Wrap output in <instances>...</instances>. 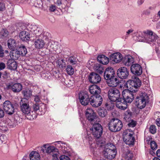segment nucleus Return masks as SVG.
<instances>
[{
  "label": "nucleus",
  "mask_w": 160,
  "mask_h": 160,
  "mask_svg": "<svg viewBox=\"0 0 160 160\" xmlns=\"http://www.w3.org/2000/svg\"><path fill=\"white\" fill-rule=\"evenodd\" d=\"M133 91L125 90L122 92L123 98H121V101L120 103L117 104V107L122 110H125L127 108L126 104L127 102L131 103L133 100L134 97Z\"/></svg>",
  "instance_id": "nucleus-1"
},
{
  "label": "nucleus",
  "mask_w": 160,
  "mask_h": 160,
  "mask_svg": "<svg viewBox=\"0 0 160 160\" xmlns=\"http://www.w3.org/2000/svg\"><path fill=\"white\" fill-rule=\"evenodd\" d=\"M158 38L155 34L150 30H147L145 32L139 33L138 37V40L139 42H146L151 43L156 40Z\"/></svg>",
  "instance_id": "nucleus-2"
},
{
  "label": "nucleus",
  "mask_w": 160,
  "mask_h": 160,
  "mask_svg": "<svg viewBox=\"0 0 160 160\" xmlns=\"http://www.w3.org/2000/svg\"><path fill=\"white\" fill-rule=\"evenodd\" d=\"M102 154L103 156L106 158L109 159H113L116 154L115 147L112 143H107L103 147Z\"/></svg>",
  "instance_id": "nucleus-3"
},
{
  "label": "nucleus",
  "mask_w": 160,
  "mask_h": 160,
  "mask_svg": "<svg viewBox=\"0 0 160 160\" xmlns=\"http://www.w3.org/2000/svg\"><path fill=\"white\" fill-rule=\"evenodd\" d=\"M149 98L148 94L145 92H142L136 98L135 105L138 108L142 109L148 103Z\"/></svg>",
  "instance_id": "nucleus-4"
},
{
  "label": "nucleus",
  "mask_w": 160,
  "mask_h": 160,
  "mask_svg": "<svg viewBox=\"0 0 160 160\" xmlns=\"http://www.w3.org/2000/svg\"><path fill=\"white\" fill-rule=\"evenodd\" d=\"M108 125L110 130L112 132L119 131L122 127V122L118 119H112L110 121Z\"/></svg>",
  "instance_id": "nucleus-5"
},
{
  "label": "nucleus",
  "mask_w": 160,
  "mask_h": 160,
  "mask_svg": "<svg viewBox=\"0 0 160 160\" xmlns=\"http://www.w3.org/2000/svg\"><path fill=\"white\" fill-rule=\"evenodd\" d=\"M20 108L22 112L27 115V118L30 120L36 118V115H32L31 113V108L28 102H25L22 100L20 103Z\"/></svg>",
  "instance_id": "nucleus-6"
},
{
  "label": "nucleus",
  "mask_w": 160,
  "mask_h": 160,
  "mask_svg": "<svg viewBox=\"0 0 160 160\" xmlns=\"http://www.w3.org/2000/svg\"><path fill=\"white\" fill-rule=\"evenodd\" d=\"M108 95L109 98L112 101H117L118 103H120L121 101V98H120V92L119 90L116 88H110L108 92Z\"/></svg>",
  "instance_id": "nucleus-7"
},
{
  "label": "nucleus",
  "mask_w": 160,
  "mask_h": 160,
  "mask_svg": "<svg viewBox=\"0 0 160 160\" xmlns=\"http://www.w3.org/2000/svg\"><path fill=\"white\" fill-rule=\"evenodd\" d=\"M141 85V82L137 77H135L132 80H128L125 85L128 88H134L136 89L133 90L135 93L138 91V89L139 88Z\"/></svg>",
  "instance_id": "nucleus-8"
},
{
  "label": "nucleus",
  "mask_w": 160,
  "mask_h": 160,
  "mask_svg": "<svg viewBox=\"0 0 160 160\" xmlns=\"http://www.w3.org/2000/svg\"><path fill=\"white\" fill-rule=\"evenodd\" d=\"M134 132L130 129L125 131L123 135V139L127 144L133 145L135 141V138L133 135Z\"/></svg>",
  "instance_id": "nucleus-9"
},
{
  "label": "nucleus",
  "mask_w": 160,
  "mask_h": 160,
  "mask_svg": "<svg viewBox=\"0 0 160 160\" xmlns=\"http://www.w3.org/2000/svg\"><path fill=\"white\" fill-rule=\"evenodd\" d=\"M102 128L100 124L96 123L93 125L92 127L90 128L91 133L96 138L98 139L101 136L102 133Z\"/></svg>",
  "instance_id": "nucleus-10"
},
{
  "label": "nucleus",
  "mask_w": 160,
  "mask_h": 160,
  "mask_svg": "<svg viewBox=\"0 0 160 160\" xmlns=\"http://www.w3.org/2000/svg\"><path fill=\"white\" fill-rule=\"evenodd\" d=\"M100 94L94 95L91 96V105L94 107L100 106L102 103L103 99Z\"/></svg>",
  "instance_id": "nucleus-11"
},
{
  "label": "nucleus",
  "mask_w": 160,
  "mask_h": 160,
  "mask_svg": "<svg viewBox=\"0 0 160 160\" xmlns=\"http://www.w3.org/2000/svg\"><path fill=\"white\" fill-rule=\"evenodd\" d=\"M86 116L87 119L89 122L92 125L96 123H98L97 121V117L96 113L93 111L90 108L87 109L86 112Z\"/></svg>",
  "instance_id": "nucleus-12"
},
{
  "label": "nucleus",
  "mask_w": 160,
  "mask_h": 160,
  "mask_svg": "<svg viewBox=\"0 0 160 160\" xmlns=\"http://www.w3.org/2000/svg\"><path fill=\"white\" fill-rule=\"evenodd\" d=\"M79 98L81 104L86 106L90 102L91 104V97H89L88 93L87 92H81L79 94Z\"/></svg>",
  "instance_id": "nucleus-13"
},
{
  "label": "nucleus",
  "mask_w": 160,
  "mask_h": 160,
  "mask_svg": "<svg viewBox=\"0 0 160 160\" xmlns=\"http://www.w3.org/2000/svg\"><path fill=\"white\" fill-rule=\"evenodd\" d=\"M3 107L5 112L8 115H12L14 112L15 109L13 105L9 101L7 100L4 102Z\"/></svg>",
  "instance_id": "nucleus-14"
},
{
  "label": "nucleus",
  "mask_w": 160,
  "mask_h": 160,
  "mask_svg": "<svg viewBox=\"0 0 160 160\" xmlns=\"http://www.w3.org/2000/svg\"><path fill=\"white\" fill-rule=\"evenodd\" d=\"M6 86L7 89L11 90L14 93L19 92L22 88V85L19 83L11 82L8 84Z\"/></svg>",
  "instance_id": "nucleus-15"
},
{
  "label": "nucleus",
  "mask_w": 160,
  "mask_h": 160,
  "mask_svg": "<svg viewBox=\"0 0 160 160\" xmlns=\"http://www.w3.org/2000/svg\"><path fill=\"white\" fill-rule=\"evenodd\" d=\"M117 74L118 76L120 78L125 79L128 78L129 75V72L126 67H122L118 70Z\"/></svg>",
  "instance_id": "nucleus-16"
},
{
  "label": "nucleus",
  "mask_w": 160,
  "mask_h": 160,
  "mask_svg": "<svg viewBox=\"0 0 160 160\" xmlns=\"http://www.w3.org/2000/svg\"><path fill=\"white\" fill-rule=\"evenodd\" d=\"M88 79L92 83H98L101 81V78L98 74L95 72H92L89 76Z\"/></svg>",
  "instance_id": "nucleus-17"
},
{
  "label": "nucleus",
  "mask_w": 160,
  "mask_h": 160,
  "mask_svg": "<svg viewBox=\"0 0 160 160\" xmlns=\"http://www.w3.org/2000/svg\"><path fill=\"white\" fill-rule=\"evenodd\" d=\"M115 72L113 68L109 67L105 69L104 73V78L107 80L115 76Z\"/></svg>",
  "instance_id": "nucleus-18"
},
{
  "label": "nucleus",
  "mask_w": 160,
  "mask_h": 160,
  "mask_svg": "<svg viewBox=\"0 0 160 160\" xmlns=\"http://www.w3.org/2000/svg\"><path fill=\"white\" fill-rule=\"evenodd\" d=\"M131 70L132 73L136 75H140L142 73L141 66L138 64L132 65L131 67Z\"/></svg>",
  "instance_id": "nucleus-19"
},
{
  "label": "nucleus",
  "mask_w": 160,
  "mask_h": 160,
  "mask_svg": "<svg viewBox=\"0 0 160 160\" xmlns=\"http://www.w3.org/2000/svg\"><path fill=\"white\" fill-rule=\"evenodd\" d=\"M119 82L118 79L116 76L107 80L108 85L112 87H116L118 84Z\"/></svg>",
  "instance_id": "nucleus-20"
},
{
  "label": "nucleus",
  "mask_w": 160,
  "mask_h": 160,
  "mask_svg": "<svg viewBox=\"0 0 160 160\" xmlns=\"http://www.w3.org/2000/svg\"><path fill=\"white\" fill-rule=\"evenodd\" d=\"M111 58L115 63H118L120 62L122 59V56L119 52L115 53L111 55Z\"/></svg>",
  "instance_id": "nucleus-21"
},
{
  "label": "nucleus",
  "mask_w": 160,
  "mask_h": 160,
  "mask_svg": "<svg viewBox=\"0 0 160 160\" xmlns=\"http://www.w3.org/2000/svg\"><path fill=\"white\" fill-rule=\"evenodd\" d=\"M89 91L92 94L97 95L101 93V89L100 88L96 85H93L89 87Z\"/></svg>",
  "instance_id": "nucleus-22"
},
{
  "label": "nucleus",
  "mask_w": 160,
  "mask_h": 160,
  "mask_svg": "<svg viewBox=\"0 0 160 160\" xmlns=\"http://www.w3.org/2000/svg\"><path fill=\"white\" fill-rule=\"evenodd\" d=\"M122 60L123 64L126 66H129L133 62V59L131 56L127 55L122 57Z\"/></svg>",
  "instance_id": "nucleus-23"
},
{
  "label": "nucleus",
  "mask_w": 160,
  "mask_h": 160,
  "mask_svg": "<svg viewBox=\"0 0 160 160\" xmlns=\"http://www.w3.org/2000/svg\"><path fill=\"white\" fill-rule=\"evenodd\" d=\"M19 37L22 41H25L29 40L31 37L29 32L25 31L21 32L19 33Z\"/></svg>",
  "instance_id": "nucleus-24"
},
{
  "label": "nucleus",
  "mask_w": 160,
  "mask_h": 160,
  "mask_svg": "<svg viewBox=\"0 0 160 160\" xmlns=\"http://www.w3.org/2000/svg\"><path fill=\"white\" fill-rule=\"evenodd\" d=\"M7 66L8 68L11 70H15L17 68V63L13 59H9L8 60Z\"/></svg>",
  "instance_id": "nucleus-25"
},
{
  "label": "nucleus",
  "mask_w": 160,
  "mask_h": 160,
  "mask_svg": "<svg viewBox=\"0 0 160 160\" xmlns=\"http://www.w3.org/2000/svg\"><path fill=\"white\" fill-rule=\"evenodd\" d=\"M97 59L100 63L104 65L108 64L109 62V59L103 55H99Z\"/></svg>",
  "instance_id": "nucleus-26"
},
{
  "label": "nucleus",
  "mask_w": 160,
  "mask_h": 160,
  "mask_svg": "<svg viewBox=\"0 0 160 160\" xmlns=\"http://www.w3.org/2000/svg\"><path fill=\"white\" fill-rule=\"evenodd\" d=\"M10 52V55L11 58L14 60H16L18 59L20 55H21L20 52L17 49H12Z\"/></svg>",
  "instance_id": "nucleus-27"
},
{
  "label": "nucleus",
  "mask_w": 160,
  "mask_h": 160,
  "mask_svg": "<svg viewBox=\"0 0 160 160\" xmlns=\"http://www.w3.org/2000/svg\"><path fill=\"white\" fill-rule=\"evenodd\" d=\"M32 108L34 112L39 110L40 112H44L45 111V105L43 103L39 107L38 104L36 103L33 105Z\"/></svg>",
  "instance_id": "nucleus-28"
},
{
  "label": "nucleus",
  "mask_w": 160,
  "mask_h": 160,
  "mask_svg": "<svg viewBox=\"0 0 160 160\" xmlns=\"http://www.w3.org/2000/svg\"><path fill=\"white\" fill-rule=\"evenodd\" d=\"M35 46L37 48H42L45 44L44 42L42 39H37L34 42Z\"/></svg>",
  "instance_id": "nucleus-29"
},
{
  "label": "nucleus",
  "mask_w": 160,
  "mask_h": 160,
  "mask_svg": "<svg viewBox=\"0 0 160 160\" xmlns=\"http://www.w3.org/2000/svg\"><path fill=\"white\" fill-rule=\"evenodd\" d=\"M124 116L123 119L125 121H129L132 116V112L130 110L128 109L124 112Z\"/></svg>",
  "instance_id": "nucleus-30"
},
{
  "label": "nucleus",
  "mask_w": 160,
  "mask_h": 160,
  "mask_svg": "<svg viewBox=\"0 0 160 160\" xmlns=\"http://www.w3.org/2000/svg\"><path fill=\"white\" fill-rule=\"evenodd\" d=\"M29 157L30 160H40L39 154L36 151L31 152Z\"/></svg>",
  "instance_id": "nucleus-31"
},
{
  "label": "nucleus",
  "mask_w": 160,
  "mask_h": 160,
  "mask_svg": "<svg viewBox=\"0 0 160 160\" xmlns=\"http://www.w3.org/2000/svg\"><path fill=\"white\" fill-rule=\"evenodd\" d=\"M8 45L10 49H13L16 47L17 43L14 39L10 38L8 40Z\"/></svg>",
  "instance_id": "nucleus-32"
},
{
  "label": "nucleus",
  "mask_w": 160,
  "mask_h": 160,
  "mask_svg": "<svg viewBox=\"0 0 160 160\" xmlns=\"http://www.w3.org/2000/svg\"><path fill=\"white\" fill-rule=\"evenodd\" d=\"M44 148L46 150V152L48 153H50L52 152L57 150L55 147L53 146H49L48 145H44Z\"/></svg>",
  "instance_id": "nucleus-33"
},
{
  "label": "nucleus",
  "mask_w": 160,
  "mask_h": 160,
  "mask_svg": "<svg viewBox=\"0 0 160 160\" xmlns=\"http://www.w3.org/2000/svg\"><path fill=\"white\" fill-rule=\"evenodd\" d=\"M32 91L28 89H25L22 91V93L25 98L28 99L32 96Z\"/></svg>",
  "instance_id": "nucleus-34"
},
{
  "label": "nucleus",
  "mask_w": 160,
  "mask_h": 160,
  "mask_svg": "<svg viewBox=\"0 0 160 160\" xmlns=\"http://www.w3.org/2000/svg\"><path fill=\"white\" fill-rule=\"evenodd\" d=\"M18 51L21 55L24 56H25L27 53V49L25 46L21 45V46L19 47V48Z\"/></svg>",
  "instance_id": "nucleus-35"
},
{
  "label": "nucleus",
  "mask_w": 160,
  "mask_h": 160,
  "mask_svg": "<svg viewBox=\"0 0 160 160\" xmlns=\"http://www.w3.org/2000/svg\"><path fill=\"white\" fill-rule=\"evenodd\" d=\"M98 112L99 115L102 117H105L107 114V110L104 108H99Z\"/></svg>",
  "instance_id": "nucleus-36"
},
{
  "label": "nucleus",
  "mask_w": 160,
  "mask_h": 160,
  "mask_svg": "<svg viewBox=\"0 0 160 160\" xmlns=\"http://www.w3.org/2000/svg\"><path fill=\"white\" fill-rule=\"evenodd\" d=\"M94 68L96 72L100 74L102 73L104 71L103 68L99 64L97 65L94 66Z\"/></svg>",
  "instance_id": "nucleus-37"
},
{
  "label": "nucleus",
  "mask_w": 160,
  "mask_h": 160,
  "mask_svg": "<svg viewBox=\"0 0 160 160\" xmlns=\"http://www.w3.org/2000/svg\"><path fill=\"white\" fill-rule=\"evenodd\" d=\"M18 124V121L17 120L13 119L9 122L8 125L10 128H13Z\"/></svg>",
  "instance_id": "nucleus-38"
},
{
  "label": "nucleus",
  "mask_w": 160,
  "mask_h": 160,
  "mask_svg": "<svg viewBox=\"0 0 160 160\" xmlns=\"http://www.w3.org/2000/svg\"><path fill=\"white\" fill-rule=\"evenodd\" d=\"M67 1L66 0H58L57 3L59 6H61L62 8H65L67 5Z\"/></svg>",
  "instance_id": "nucleus-39"
},
{
  "label": "nucleus",
  "mask_w": 160,
  "mask_h": 160,
  "mask_svg": "<svg viewBox=\"0 0 160 160\" xmlns=\"http://www.w3.org/2000/svg\"><path fill=\"white\" fill-rule=\"evenodd\" d=\"M66 71L67 73L69 75H72L74 72V69L71 65H68L66 68Z\"/></svg>",
  "instance_id": "nucleus-40"
},
{
  "label": "nucleus",
  "mask_w": 160,
  "mask_h": 160,
  "mask_svg": "<svg viewBox=\"0 0 160 160\" xmlns=\"http://www.w3.org/2000/svg\"><path fill=\"white\" fill-rule=\"evenodd\" d=\"M58 142H61V144L60 145L61 147V149L63 153H66L68 152V149L67 148V145L65 143H63L61 141H59Z\"/></svg>",
  "instance_id": "nucleus-41"
},
{
  "label": "nucleus",
  "mask_w": 160,
  "mask_h": 160,
  "mask_svg": "<svg viewBox=\"0 0 160 160\" xmlns=\"http://www.w3.org/2000/svg\"><path fill=\"white\" fill-rule=\"evenodd\" d=\"M68 62L72 65H75L77 63V59L74 57H70L68 59Z\"/></svg>",
  "instance_id": "nucleus-42"
},
{
  "label": "nucleus",
  "mask_w": 160,
  "mask_h": 160,
  "mask_svg": "<svg viewBox=\"0 0 160 160\" xmlns=\"http://www.w3.org/2000/svg\"><path fill=\"white\" fill-rule=\"evenodd\" d=\"M8 35V31L5 29H2L1 31L0 36L2 38L7 37Z\"/></svg>",
  "instance_id": "nucleus-43"
},
{
  "label": "nucleus",
  "mask_w": 160,
  "mask_h": 160,
  "mask_svg": "<svg viewBox=\"0 0 160 160\" xmlns=\"http://www.w3.org/2000/svg\"><path fill=\"white\" fill-rule=\"evenodd\" d=\"M28 29H30V31L32 32H34L35 31H37L38 28L37 26L32 24H29L28 25Z\"/></svg>",
  "instance_id": "nucleus-44"
},
{
  "label": "nucleus",
  "mask_w": 160,
  "mask_h": 160,
  "mask_svg": "<svg viewBox=\"0 0 160 160\" xmlns=\"http://www.w3.org/2000/svg\"><path fill=\"white\" fill-rule=\"evenodd\" d=\"M126 122H128V126L129 127L133 128L136 125V122L131 119L129 121H127Z\"/></svg>",
  "instance_id": "nucleus-45"
},
{
  "label": "nucleus",
  "mask_w": 160,
  "mask_h": 160,
  "mask_svg": "<svg viewBox=\"0 0 160 160\" xmlns=\"http://www.w3.org/2000/svg\"><path fill=\"white\" fill-rule=\"evenodd\" d=\"M63 59H59L57 62V63L60 67L63 68L65 67V62H64Z\"/></svg>",
  "instance_id": "nucleus-46"
},
{
  "label": "nucleus",
  "mask_w": 160,
  "mask_h": 160,
  "mask_svg": "<svg viewBox=\"0 0 160 160\" xmlns=\"http://www.w3.org/2000/svg\"><path fill=\"white\" fill-rule=\"evenodd\" d=\"M149 131L152 134L155 133L156 132V129L154 125L151 126L149 128Z\"/></svg>",
  "instance_id": "nucleus-47"
},
{
  "label": "nucleus",
  "mask_w": 160,
  "mask_h": 160,
  "mask_svg": "<svg viewBox=\"0 0 160 160\" xmlns=\"http://www.w3.org/2000/svg\"><path fill=\"white\" fill-rule=\"evenodd\" d=\"M151 148L154 150L157 148V145L156 143L154 141H152L151 142Z\"/></svg>",
  "instance_id": "nucleus-48"
},
{
  "label": "nucleus",
  "mask_w": 160,
  "mask_h": 160,
  "mask_svg": "<svg viewBox=\"0 0 160 160\" xmlns=\"http://www.w3.org/2000/svg\"><path fill=\"white\" fill-rule=\"evenodd\" d=\"M59 158L60 160H71L68 157L64 155L61 156Z\"/></svg>",
  "instance_id": "nucleus-49"
},
{
  "label": "nucleus",
  "mask_w": 160,
  "mask_h": 160,
  "mask_svg": "<svg viewBox=\"0 0 160 160\" xmlns=\"http://www.w3.org/2000/svg\"><path fill=\"white\" fill-rule=\"evenodd\" d=\"M5 9V4L2 2H0V11H3Z\"/></svg>",
  "instance_id": "nucleus-50"
},
{
  "label": "nucleus",
  "mask_w": 160,
  "mask_h": 160,
  "mask_svg": "<svg viewBox=\"0 0 160 160\" xmlns=\"http://www.w3.org/2000/svg\"><path fill=\"white\" fill-rule=\"evenodd\" d=\"M104 142L102 140H97V143L98 145H99L100 147H104L103 146Z\"/></svg>",
  "instance_id": "nucleus-51"
},
{
  "label": "nucleus",
  "mask_w": 160,
  "mask_h": 160,
  "mask_svg": "<svg viewBox=\"0 0 160 160\" xmlns=\"http://www.w3.org/2000/svg\"><path fill=\"white\" fill-rule=\"evenodd\" d=\"M4 54L3 50L1 45H0V57L1 58L3 57L4 56Z\"/></svg>",
  "instance_id": "nucleus-52"
},
{
  "label": "nucleus",
  "mask_w": 160,
  "mask_h": 160,
  "mask_svg": "<svg viewBox=\"0 0 160 160\" xmlns=\"http://www.w3.org/2000/svg\"><path fill=\"white\" fill-rule=\"evenodd\" d=\"M56 9V7L54 5H52L49 8V10L51 12H54Z\"/></svg>",
  "instance_id": "nucleus-53"
},
{
  "label": "nucleus",
  "mask_w": 160,
  "mask_h": 160,
  "mask_svg": "<svg viewBox=\"0 0 160 160\" xmlns=\"http://www.w3.org/2000/svg\"><path fill=\"white\" fill-rule=\"evenodd\" d=\"M51 47L55 51H57L58 50V46L56 44H52Z\"/></svg>",
  "instance_id": "nucleus-54"
},
{
  "label": "nucleus",
  "mask_w": 160,
  "mask_h": 160,
  "mask_svg": "<svg viewBox=\"0 0 160 160\" xmlns=\"http://www.w3.org/2000/svg\"><path fill=\"white\" fill-rule=\"evenodd\" d=\"M5 68V65L3 62L0 63V69L2 70Z\"/></svg>",
  "instance_id": "nucleus-55"
},
{
  "label": "nucleus",
  "mask_w": 160,
  "mask_h": 160,
  "mask_svg": "<svg viewBox=\"0 0 160 160\" xmlns=\"http://www.w3.org/2000/svg\"><path fill=\"white\" fill-rule=\"evenodd\" d=\"M58 155L56 153L52 155L53 160H59L58 158Z\"/></svg>",
  "instance_id": "nucleus-56"
},
{
  "label": "nucleus",
  "mask_w": 160,
  "mask_h": 160,
  "mask_svg": "<svg viewBox=\"0 0 160 160\" xmlns=\"http://www.w3.org/2000/svg\"><path fill=\"white\" fill-rule=\"evenodd\" d=\"M4 115V112L0 108V118L3 117Z\"/></svg>",
  "instance_id": "nucleus-57"
},
{
  "label": "nucleus",
  "mask_w": 160,
  "mask_h": 160,
  "mask_svg": "<svg viewBox=\"0 0 160 160\" xmlns=\"http://www.w3.org/2000/svg\"><path fill=\"white\" fill-rule=\"evenodd\" d=\"M34 101L37 102H39L40 101L39 97L38 96H34Z\"/></svg>",
  "instance_id": "nucleus-58"
},
{
  "label": "nucleus",
  "mask_w": 160,
  "mask_h": 160,
  "mask_svg": "<svg viewBox=\"0 0 160 160\" xmlns=\"http://www.w3.org/2000/svg\"><path fill=\"white\" fill-rule=\"evenodd\" d=\"M156 123L157 125L160 127V118H157L156 120Z\"/></svg>",
  "instance_id": "nucleus-59"
},
{
  "label": "nucleus",
  "mask_w": 160,
  "mask_h": 160,
  "mask_svg": "<svg viewBox=\"0 0 160 160\" xmlns=\"http://www.w3.org/2000/svg\"><path fill=\"white\" fill-rule=\"evenodd\" d=\"M127 158H129L128 159V160H129V159H132V157L133 155L132 154L129 153L127 154Z\"/></svg>",
  "instance_id": "nucleus-60"
},
{
  "label": "nucleus",
  "mask_w": 160,
  "mask_h": 160,
  "mask_svg": "<svg viewBox=\"0 0 160 160\" xmlns=\"http://www.w3.org/2000/svg\"><path fill=\"white\" fill-rule=\"evenodd\" d=\"M144 0H138V3L139 5L142 4L144 2Z\"/></svg>",
  "instance_id": "nucleus-61"
},
{
  "label": "nucleus",
  "mask_w": 160,
  "mask_h": 160,
  "mask_svg": "<svg viewBox=\"0 0 160 160\" xmlns=\"http://www.w3.org/2000/svg\"><path fill=\"white\" fill-rule=\"evenodd\" d=\"M133 31V30L132 29H131L128 30L127 32V35H128L129 34L132 33Z\"/></svg>",
  "instance_id": "nucleus-62"
},
{
  "label": "nucleus",
  "mask_w": 160,
  "mask_h": 160,
  "mask_svg": "<svg viewBox=\"0 0 160 160\" xmlns=\"http://www.w3.org/2000/svg\"><path fill=\"white\" fill-rule=\"evenodd\" d=\"M156 155L158 157H160V149H158L157 151Z\"/></svg>",
  "instance_id": "nucleus-63"
},
{
  "label": "nucleus",
  "mask_w": 160,
  "mask_h": 160,
  "mask_svg": "<svg viewBox=\"0 0 160 160\" xmlns=\"http://www.w3.org/2000/svg\"><path fill=\"white\" fill-rule=\"evenodd\" d=\"M156 27L158 29L160 28V21L158 22L156 24Z\"/></svg>",
  "instance_id": "nucleus-64"
}]
</instances>
